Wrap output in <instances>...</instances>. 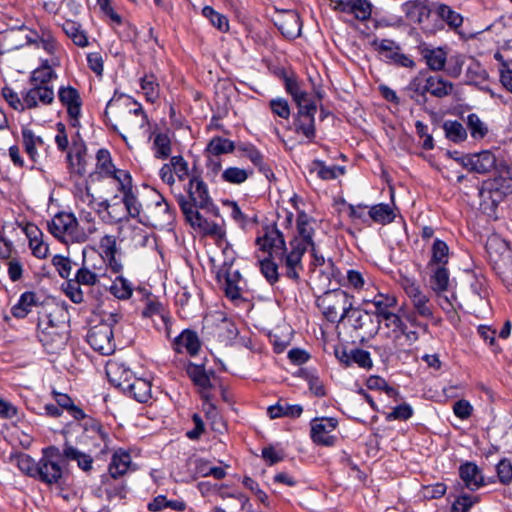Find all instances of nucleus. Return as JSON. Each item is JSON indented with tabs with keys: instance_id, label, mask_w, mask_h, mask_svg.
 I'll list each match as a JSON object with an SVG mask.
<instances>
[{
	"instance_id": "nucleus-1",
	"label": "nucleus",
	"mask_w": 512,
	"mask_h": 512,
	"mask_svg": "<svg viewBox=\"0 0 512 512\" xmlns=\"http://www.w3.org/2000/svg\"><path fill=\"white\" fill-rule=\"evenodd\" d=\"M297 230L299 236L290 241L291 250L285 257V275L292 280H299L300 271L303 270L302 257L308 247L317 261L324 262V258L320 259L316 256L315 245L312 240L313 228L310 220L305 214H300L297 219Z\"/></svg>"
},
{
	"instance_id": "nucleus-2",
	"label": "nucleus",
	"mask_w": 512,
	"mask_h": 512,
	"mask_svg": "<svg viewBox=\"0 0 512 512\" xmlns=\"http://www.w3.org/2000/svg\"><path fill=\"white\" fill-rule=\"evenodd\" d=\"M188 197L179 194L177 202L185 215L186 220L193 226L205 229L206 219L202 217L198 209L208 211L214 209V205L209 196L207 185L199 177H192L188 185Z\"/></svg>"
},
{
	"instance_id": "nucleus-3",
	"label": "nucleus",
	"mask_w": 512,
	"mask_h": 512,
	"mask_svg": "<svg viewBox=\"0 0 512 512\" xmlns=\"http://www.w3.org/2000/svg\"><path fill=\"white\" fill-rule=\"evenodd\" d=\"M354 297L342 289H331L317 297L316 304L326 320L341 323L353 306Z\"/></svg>"
},
{
	"instance_id": "nucleus-4",
	"label": "nucleus",
	"mask_w": 512,
	"mask_h": 512,
	"mask_svg": "<svg viewBox=\"0 0 512 512\" xmlns=\"http://www.w3.org/2000/svg\"><path fill=\"white\" fill-rule=\"evenodd\" d=\"M121 107L126 108L120 121V126L123 131L132 134L146 126L148 119L142 109V106L139 103L132 101L130 97L123 95H120L119 97L114 96L110 99L106 106L105 115L108 114L109 110L113 111Z\"/></svg>"
},
{
	"instance_id": "nucleus-5",
	"label": "nucleus",
	"mask_w": 512,
	"mask_h": 512,
	"mask_svg": "<svg viewBox=\"0 0 512 512\" xmlns=\"http://www.w3.org/2000/svg\"><path fill=\"white\" fill-rule=\"evenodd\" d=\"M47 225L49 232L64 243H83L88 239V234L71 213L60 212Z\"/></svg>"
},
{
	"instance_id": "nucleus-6",
	"label": "nucleus",
	"mask_w": 512,
	"mask_h": 512,
	"mask_svg": "<svg viewBox=\"0 0 512 512\" xmlns=\"http://www.w3.org/2000/svg\"><path fill=\"white\" fill-rule=\"evenodd\" d=\"M510 193H512L511 180L502 177L488 179L479 189L480 208L484 213L491 215Z\"/></svg>"
},
{
	"instance_id": "nucleus-7",
	"label": "nucleus",
	"mask_w": 512,
	"mask_h": 512,
	"mask_svg": "<svg viewBox=\"0 0 512 512\" xmlns=\"http://www.w3.org/2000/svg\"><path fill=\"white\" fill-rule=\"evenodd\" d=\"M82 424H78L83 429V439L86 444L98 449L100 453L109 450L111 439L109 433L103 425L95 419H83Z\"/></svg>"
},
{
	"instance_id": "nucleus-8",
	"label": "nucleus",
	"mask_w": 512,
	"mask_h": 512,
	"mask_svg": "<svg viewBox=\"0 0 512 512\" xmlns=\"http://www.w3.org/2000/svg\"><path fill=\"white\" fill-rule=\"evenodd\" d=\"M38 328L41 330L40 341L52 353L64 348L67 342V333L55 327L50 315L39 317Z\"/></svg>"
},
{
	"instance_id": "nucleus-9",
	"label": "nucleus",
	"mask_w": 512,
	"mask_h": 512,
	"mask_svg": "<svg viewBox=\"0 0 512 512\" xmlns=\"http://www.w3.org/2000/svg\"><path fill=\"white\" fill-rule=\"evenodd\" d=\"M256 242L263 251H268L271 257L278 258L285 268V257L289 252L282 232L273 226L267 229L263 237L257 238Z\"/></svg>"
},
{
	"instance_id": "nucleus-10",
	"label": "nucleus",
	"mask_w": 512,
	"mask_h": 512,
	"mask_svg": "<svg viewBox=\"0 0 512 512\" xmlns=\"http://www.w3.org/2000/svg\"><path fill=\"white\" fill-rule=\"evenodd\" d=\"M114 331L107 325L93 326L87 335L90 346L102 355H110L115 350Z\"/></svg>"
},
{
	"instance_id": "nucleus-11",
	"label": "nucleus",
	"mask_w": 512,
	"mask_h": 512,
	"mask_svg": "<svg viewBox=\"0 0 512 512\" xmlns=\"http://www.w3.org/2000/svg\"><path fill=\"white\" fill-rule=\"evenodd\" d=\"M273 22L281 34L288 39H295L301 33L302 23L295 10L276 11Z\"/></svg>"
},
{
	"instance_id": "nucleus-12",
	"label": "nucleus",
	"mask_w": 512,
	"mask_h": 512,
	"mask_svg": "<svg viewBox=\"0 0 512 512\" xmlns=\"http://www.w3.org/2000/svg\"><path fill=\"white\" fill-rule=\"evenodd\" d=\"M346 319L354 330L362 331L365 336L373 337L379 331V323L374 321L373 314L359 307L352 306Z\"/></svg>"
},
{
	"instance_id": "nucleus-13",
	"label": "nucleus",
	"mask_w": 512,
	"mask_h": 512,
	"mask_svg": "<svg viewBox=\"0 0 512 512\" xmlns=\"http://www.w3.org/2000/svg\"><path fill=\"white\" fill-rule=\"evenodd\" d=\"M118 190L122 192L123 196L120 202L124 204V210L128 217L136 218L140 214L141 204L132 191L131 177L127 172H121L118 176Z\"/></svg>"
},
{
	"instance_id": "nucleus-14",
	"label": "nucleus",
	"mask_w": 512,
	"mask_h": 512,
	"mask_svg": "<svg viewBox=\"0 0 512 512\" xmlns=\"http://www.w3.org/2000/svg\"><path fill=\"white\" fill-rule=\"evenodd\" d=\"M455 159L464 168L479 174L490 172L496 165V157L487 150Z\"/></svg>"
},
{
	"instance_id": "nucleus-15",
	"label": "nucleus",
	"mask_w": 512,
	"mask_h": 512,
	"mask_svg": "<svg viewBox=\"0 0 512 512\" xmlns=\"http://www.w3.org/2000/svg\"><path fill=\"white\" fill-rule=\"evenodd\" d=\"M335 418L314 419L311 422V438L320 445L332 446L335 442V436L331 432L337 427Z\"/></svg>"
},
{
	"instance_id": "nucleus-16",
	"label": "nucleus",
	"mask_w": 512,
	"mask_h": 512,
	"mask_svg": "<svg viewBox=\"0 0 512 512\" xmlns=\"http://www.w3.org/2000/svg\"><path fill=\"white\" fill-rule=\"evenodd\" d=\"M404 289L417 314L425 318L432 317V303L430 302L429 297L422 292L420 287L413 282H407Z\"/></svg>"
},
{
	"instance_id": "nucleus-17",
	"label": "nucleus",
	"mask_w": 512,
	"mask_h": 512,
	"mask_svg": "<svg viewBox=\"0 0 512 512\" xmlns=\"http://www.w3.org/2000/svg\"><path fill=\"white\" fill-rule=\"evenodd\" d=\"M23 94L27 109H35L41 105H51L54 102V90L52 86H35Z\"/></svg>"
},
{
	"instance_id": "nucleus-18",
	"label": "nucleus",
	"mask_w": 512,
	"mask_h": 512,
	"mask_svg": "<svg viewBox=\"0 0 512 512\" xmlns=\"http://www.w3.org/2000/svg\"><path fill=\"white\" fill-rule=\"evenodd\" d=\"M36 478L48 485H61L64 478V470L59 462L51 460H39L36 469Z\"/></svg>"
},
{
	"instance_id": "nucleus-19",
	"label": "nucleus",
	"mask_w": 512,
	"mask_h": 512,
	"mask_svg": "<svg viewBox=\"0 0 512 512\" xmlns=\"http://www.w3.org/2000/svg\"><path fill=\"white\" fill-rule=\"evenodd\" d=\"M334 9L353 14L356 19L365 21L370 18L372 6L368 0H335Z\"/></svg>"
},
{
	"instance_id": "nucleus-20",
	"label": "nucleus",
	"mask_w": 512,
	"mask_h": 512,
	"mask_svg": "<svg viewBox=\"0 0 512 512\" xmlns=\"http://www.w3.org/2000/svg\"><path fill=\"white\" fill-rule=\"evenodd\" d=\"M106 374L111 384L126 391L134 379L133 372L124 363L111 361L106 365Z\"/></svg>"
},
{
	"instance_id": "nucleus-21",
	"label": "nucleus",
	"mask_w": 512,
	"mask_h": 512,
	"mask_svg": "<svg viewBox=\"0 0 512 512\" xmlns=\"http://www.w3.org/2000/svg\"><path fill=\"white\" fill-rule=\"evenodd\" d=\"M459 476L470 491H476L487 483L482 470L473 462L462 464L459 467Z\"/></svg>"
},
{
	"instance_id": "nucleus-22",
	"label": "nucleus",
	"mask_w": 512,
	"mask_h": 512,
	"mask_svg": "<svg viewBox=\"0 0 512 512\" xmlns=\"http://www.w3.org/2000/svg\"><path fill=\"white\" fill-rule=\"evenodd\" d=\"M58 97L62 105L67 108L70 118L78 120L82 106L79 92L71 86L61 87L58 92Z\"/></svg>"
},
{
	"instance_id": "nucleus-23",
	"label": "nucleus",
	"mask_w": 512,
	"mask_h": 512,
	"mask_svg": "<svg viewBox=\"0 0 512 512\" xmlns=\"http://www.w3.org/2000/svg\"><path fill=\"white\" fill-rule=\"evenodd\" d=\"M402 12L407 19L416 23H422L430 16V8L427 0H409L402 4Z\"/></svg>"
},
{
	"instance_id": "nucleus-24",
	"label": "nucleus",
	"mask_w": 512,
	"mask_h": 512,
	"mask_svg": "<svg viewBox=\"0 0 512 512\" xmlns=\"http://www.w3.org/2000/svg\"><path fill=\"white\" fill-rule=\"evenodd\" d=\"M466 78L467 84L477 86L479 89L485 92H489L492 96H494L493 91L486 84L488 80V73L478 61L473 60L468 65L466 70Z\"/></svg>"
},
{
	"instance_id": "nucleus-25",
	"label": "nucleus",
	"mask_w": 512,
	"mask_h": 512,
	"mask_svg": "<svg viewBox=\"0 0 512 512\" xmlns=\"http://www.w3.org/2000/svg\"><path fill=\"white\" fill-rule=\"evenodd\" d=\"M96 172L95 174L104 177H111L115 184H118V176L124 170H118L112 163L111 155L108 150L100 149L96 155Z\"/></svg>"
},
{
	"instance_id": "nucleus-26",
	"label": "nucleus",
	"mask_w": 512,
	"mask_h": 512,
	"mask_svg": "<svg viewBox=\"0 0 512 512\" xmlns=\"http://www.w3.org/2000/svg\"><path fill=\"white\" fill-rule=\"evenodd\" d=\"M173 348L177 353H182L185 350L191 356H194L198 353L200 341L194 331L184 330L174 339Z\"/></svg>"
},
{
	"instance_id": "nucleus-27",
	"label": "nucleus",
	"mask_w": 512,
	"mask_h": 512,
	"mask_svg": "<svg viewBox=\"0 0 512 512\" xmlns=\"http://www.w3.org/2000/svg\"><path fill=\"white\" fill-rule=\"evenodd\" d=\"M21 134L25 152L33 162H37L39 158L37 151L39 148L44 147V140L40 136L35 135L29 128H23Z\"/></svg>"
},
{
	"instance_id": "nucleus-28",
	"label": "nucleus",
	"mask_w": 512,
	"mask_h": 512,
	"mask_svg": "<svg viewBox=\"0 0 512 512\" xmlns=\"http://www.w3.org/2000/svg\"><path fill=\"white\" fill-rule=\"evenodd\" d=\"M125 392L136 401L145 403L151 398V383L146 379L134 377Z\"/></svg>"
},
{
	"instance_id": "nucleus-29",
	"label": "nucleus",
	"mask_w": 512,
	"mask_h": 512,
	"mask_svg": "<svg viewBox=\"0 0 512 512\" xmlns=\"http://www.w3.org/2000/svg\"><path fill=\"white\" fill-rule=\"evenodd\" d=\"M63 456L67 460L77 461L78 467L83 471L92 469V457L73 447L68 440L65 441L63 446Z\"/></svg>"
},
{
	"instance_id": "nucleus-30",
	"label": "nucleus",
	"mask_w": 512,
	"mask_h": 512,
	"mask_svg": "<svg viewBox=\"0 0 512 512\" xmlns=\"http://www.w3.org/2000/svg\"><path fill=\"white\" fill-rule=\"evenodd\" d=\"M453 83L441 76H429L426 79V89L437 98H443L450 95L453 91Z\"/></svg>"
},
{
	"instance_id": "nucleus-31",
	"label": "nucleus",
	"mask_w": 512,
	"mask_h": 512,
	"mask_svg": "<svg viewBox=\"0 0 512 512\" xmlns=\"http://www.w3.org/2000/svg\"><path fill=\"white\" fill-rule=\"evenodd\" d=\"M363 302L372 303L374 305L375 311L372 314H374L377 319L391 312L390 309L394 308L397 304L395 296L382 293L377 294L372 299H364Z\"/></svg>"
},
{
	"instance_id": "nucleus-32",
	"label": "nucleus",
	"mask_w": 512,
	"mask_h": 512,
	"mask_svg": "<svg viewBox=\"0 0 512 512\" xmlns=\"http://www.w3.org/2000/svg\"><path fill=\"white\" fill-rule=\"evenodd\" d=\"M55 78H57V74L46 60L40 67L31 72L30 84L35 86H51L50 82Z\"/></svg>"
},
{
	"instance_id": "nucleus-33",
	"label": "nucleus",
	"mask_w": 512,
	"mask_h": 512,
	"mask_svg": "<svg viewBox=\"0 0 512 512\" xmlns=\"http://www.w3.org/2000/svg\"><path fill=\"white\" fill-rule=\"evenodd\" d=\"M131 464L129 453L119 450L113 454L109 464V473L112 478H118L124 475Z\"/></svg>"
},
{
	"instance_id": "nucleus-34",
	"label": "nucleus",
	"mask_w": 512,
	"mask_h": 512,
	"mask_svg": "<svg viewBox=\"0 0 512 512\" xmlns=\"http://www.w3.org/2000/svg\"><path fill=\"white\" fill-rule=\"evenodd\" d=\"M37 304L36 294L30 291L25 292L20 296L18 303L12 307L11 313L16 318H24Z\"/></svg>"
},
{
	"instance_id": "nucleus-35",
	"label": "nucleus",
	"mask_w": 512,
	"mask_h": 512,
	"mask_svg": "<svg viewBox=\"0 0 512 512\" xmlns=\"http://www.w3.org/2000/svg\"><path fill=\"white\" fill-rule=\"evenodd\" d=\"M376 321L379 323V327L383 323L386 328L390 329V337H393L395 340L399 339L402 333H405V323L399 315L392 311Z\"/></svg>"
},
{
	"instance_id": "nucleus-36",
	"label": "nucleus",
	"mask_w": 512,
	"mask_h": 512,
	"mask_svg": "<svg viewBox=\"0 0 512 512\" xmlns=\"http://www.w3.org/2000/svg\"><path fill=\"white\" fill-rule=\"evenodd\" d=\"M310 171L311 173H316L322 180H333L345 173L344 167L336 165L326 166L324 162L320 160L312 162Z\"/></svg>"
},
{
	"instance_id": "nucleus-37",
	"label": "nucleus",
	"mask_w": 512,
	"mask_h": 512,
	"mask_svg": "<svg viewBox=\"0 0 512 512\" xmlns=\"http://www.w3.org/2000/svg\"><path fill=\"white\" fill-rule=\"evenodd\" d=\"M267 412H268L270 418H272V419L284 417V416L296 418L302 414L303 408L301 405H298V404L291 405L288 403L278 402L275 405L269 406L267 409Z\"/></svg>"
},
{
	"instance_id": "nucleus-38",
	"label": "nucleus",
	"mask_w": 512,
	"mask_h": 512,
	"mask_svg": "<svg viewBox=\"0 0 512 512\" xmlns=\"http://www.w3.org/2000/svg\"><path fill=\"white\" fill-rule=\"evenodd\" d=\"M245 156L256 166L259 171L263 173L267 179L274 177L271 168L265 164L263 155L252 145L244 146L241 148Z\"/></svg>"
},
{
	"instance_id": "nucleus-39",
	"label": "nucleus",
	"mask_w": 512,
	"mask_h": 512,
	"mask_svg": "<svg viewBox=\"0 0 512 512\" xmlns=\"http://www.w3.org/2000/svg\"><path fill=\"white\" fill-rule=\"evenodd\" d=\"M423 56L426 60L428 67L433 71H440L444 68L447 54L441 48L436 49H425Z\"/></svg>"
},
{
	"instance_id": "nucleus-40",
	"label": "nucleus",
	"mask_w": 512,
	"mask_h": 512,
	"mask_svg": "<svg viewBox=\"0 0 512 512\" xmlns=\"http://www.w3.org/2000/svg\"><path fill=\"white\" fill-rule=\"evenodd\" d=\"M368 214L373 221L380 224L390 223L395 218L392 208L383 203L372 206Z\"/></svg>"
},
{
	"instance_id": "nucleus-41",
	"label": "nucleus",
	"mask_w": 512,
	"mask_h": 512,
	"mask_svg": "<svg viewBox=\"0 0 512 512\" xmlns=\"http://www.w3.org/2000/svg\"><path fill=\"white\" fill-rule=\"evenodd\" d=\"M234 143L222 137H214L210 140L206 148V154L211 156H219L221 154L230 153L234 150Z\"/></svg>"
},
{
	"instance_id": "nucleus-42",
	"label": "nucleus",
	"mask_w": 512,
	"mask_h": 512,
	"mask_svg": "<svg viewBox=\"0 0 512 512\" xmlns=\"http://www.w3.org/2000/svg\"><path fill=\"white\" fill-rule=\"evenodd\" d=\"M187 374L192 379L194 384L199 386L203 390H207L211 387L209 375L204 370L203 366L190 364L187 367Z\"/></svg>"
},
{
	"instance_id": "nucleus-43",
	"label": "nucleus",
	"mask_w": 512,
	"mask_h": 512,
	"mask_svg": "<svg viewBox=\"0 0 512 512\" xmlns=\"http://www.w3.org/2000/svg\"><path fill=\"white\" fill-rule=\"evenodd\" d=\"M217 335L221 342L229 344L238 335V328L234 322L224 318L217 326Z\"/></svg>"
},
{
	"instance_id": "nucleus-44",
	"label": "nucleus",
	"mask_w": 512,
	"mask_h": 512,
	"mask_svg": "<svg viewBox=\"0 0 512 512\" xmlns=\"http://www.w3.org/2000/svg\"><path fill=\"white\" fill-rule=\"evenodd\" d=\"M406 90L411 92L410 98L416 103L422 104L426 102V93L428 92V89H426V82L423 84L420 77L413 78L407 85Z\"/></svg>"
},
{
	"instance_id": "nucleus-45",
	"label": "nucleus",
	"mask_w": 512,
	"mask_h": 512,
	"mask_svg": "<svg viewBox=\"0 0 512 512\" xmlns=\"http://www.w3.org/2000/svg\"><path fill=\"white\" fill-rule=\"evenodd\" d=\"M54 395L57 405L66 409L73 418L77 420L85 419V413L83 410L75 406L72 399L67 394L54 392Z\"/></svg>"
},
{
	"instance_id": "nucleus-46",
	"label": "nucleus",
	"mask_w": 512,
	"mask_h": 512,
	"mask_svg": "<svg viewBox=\"0 0 512 512\" xmlns=\"http://www.w3.org/2000/svg\"><path fill=\"white\" fill-rule=\"evenodd\" d=\"M63 31L65 34L73 40V42L79 47H85L88 45V39L85 33L80 30L79 26L73 21H67L63 24Z\"/></svg>"
},
{
	"instance_id": "nucleus-47",
	"label": "nucleus",
	"mask_w": 512,
	"mask_h": 512,
	"mask_svg": "<svg viewBox=\"0 0 512 512\" xmlns=\"http://www.w3.org/2000/svg\"><path fill=\"white\" fill-rule=\"evenodd\" d=\"M446 137L454 142H460L466 139L467 132L464 126L457 121H446L443 124Z\"/></svg>"
},
{
	"instance_id": "nucleus-48",
	"label": "nucleus",
	"mask_w": 512,
	"mask_h": 512,
	"mask_svg": "<svg viewBox=\"0 0 512 512\" xmlns=\"http://www.w3.org/2000/svg\"><path fill=\"white\" fill-rule=\"evenodd\" d=\"M240 278L238 271L234 273L227 272L224 283L225 295L232 301H237L241 298L240 288L237 285V280Z\"/></svg>"
},
{
	"instance_id": "nucleus-49",
	"label": "nucleus",
	"mask_w": 512,
	"mask_h": 512,
	"mask_svg": "<svg viewBox=\"0 0 512 512\" xmlns=\"http://www.w3.org/2000/svg\"><path fill=\"white\" fill-rule=\"evenodd\" d=\"M251 173V171L246 169L229 167L223 171L222 179L231 184H242L248 179Z\"/></svg>"
},
{
	"instance_id": "nucleus-50",
	"label": "nucleus",
	"mask_w": 512,
	"mask_h": 512,
	"mask_svg": "<svg viewBox=\"0 0 512 512\" xmlns=\"http://www.w3.org/2000/svg\"><path fill=\"white\" fill-rule=\"evenodd\" d=\"M467 126L471 136L475 139L484 138L488 132V128L485 123L474 113L468 115Z\"/></svg>"
},
{
	"instance_id": "nucleus-51",
	"label": "nucleus",
	"mask_w": 512,
	"mask_h": 512,
	"mask_svg": "<svg viewBox=\"0 0 512 512\" xmlns=\"http://www.w3.org/2000/svg\"><path fill=\"white\" fill-rule=\"evenodd\" d=\"M85 152L86 148L84 146H80L75 149V156L71 153H68L67 155V160L70 163L72 171L78 175H84L86 173L84 158Z\"/></svg>"
},
{
	"instance_id": "nucleus-52",
	"label": "nucleus",
	"mask_w": 512,
	"mask_h": 512,
	"mask_svg": "<svg viewBox=\"0 0 512 512\" xmlns=\"http://www.w3.org/2000/svg\"><path fill=\"white\" fill-rule=\"evenodd\" d=\"M284 85L286 92L292 96L295 102L306 100L308 94L301 88L300 83L294 76H285Z\"/></svg>"
},
{
	"instance_id": "nucleus-53",
	"label": "nucleus",
	"mask_w": 512,
	"mask_h": 512,
	"mask_svg": "<svg viewBox=\"0 0 512 512\" xmlns=\"http://www.w3.org/2000/svg\"><path fill=\"white\" fill-rule=\"evenodd\" d=\"M449 284V273L446 268L439 266L431 277V286L434 291H445Z\"/></svg>"
},
{
	"instance_id": "nucleus-54",
	"label": "nucleus",
	"mask_w": 512,
	"mask_h": 512,
	"mask_svg": "<svg viewBox=\"0 0 512 512\" xmlns=\"http://www.w3.org/2000/svg\"><path fill=\"white\" fill-rule=\"evenodd\" d=\"M448 258V245L440 239H435L432 245V262L445 265L448 262Z\"/></svg>"
},
{
	"instance_id": "nucleus-55",
	"label": "nucleus",
	"mask_w": 512,
	"mask_h": 512,
	"mask_svg": "<svg viewBox=\"0 0 512 512\" xmlns=\"http://www.w3.org/2000/svg\"><path fill=\"white\" fill-rule=\"evenodd\" d=\"M202 14L207 19H209L211 24L218 28L220 31L228 30L229 25L227 18L224 15L216 12L212 7L205 6L202 10Z\"/></svg>"
},
{
	"instance_id": "nucleus-56",
	"label": "nucleus",
	"mask_w": 512,
	"mask_h": 512,
	"mask_svg": "<svg viewBox=\"0 0 512 512\" xmlns=\"http://www.w3.org/2000/svg\"><path fill=\"white\" fill-rule=\"evenodd\" d=\"M81 200L86 202L89 206H92L97 211L105 210L108 212L109 209L116 210L118 203L117 202H109L108 200H103L99 203H95V198L93 194L90 193V189L88 186L85 187V192L81 196Z\"/></svg>"
},
{
	"instance_id": "nucleus-57",
	"label": "nucleus",
	"mask_w": 512,
	"mask_h": 512,
	"mask_svg": "<svg viewBox=\"0 0 512 512\" xmlns=\"http://www.w3.org/2000/svg\"><path fill=\"white\" fill-rule=\"evenodd\" d=\"M295 128L299 133H303L308 139L315 137V118L314 116H304L296 118Z\"/></svg>"
},
{
	"instance_id": "nucleus-58",
	"label": "nucleus",
	"mask_w": 512,
	"mask_h": 512,
	"mask_svg": "<svg viewBox=\"0 0 512 512\" xmlns=\"http://www.w3.org/2000/svg\"><path fill=\"white\" fill-rule=\"evenodd\" d=\"M155 156L157 158H167L171 153L170 139L166 134H157L154 138Z\"/></svg>"
},
{
	"instance_id": "nucleus-59",
	"label": "nucleus",
	"mask_w": 512,
	"mask_h": 512,
	"mask_svg": "<svg viewBox=\"0 0 512 512\" xmlns=\"http://www.w3.org/2000/svg\"><path fill=\"white\" fill-rule=\"evenodd\" d=\"M141 89L144 91L148 101L154 102L159 96L158 84L153 75H145L141 78Z\"/></svg>"
},
{
	"instance_id": "nucleus-60",
	"label": "nucleus",
	"mask_w": 512,
	"mask_h": 512,
	"mask_svg": "<svg viewBox=\"0 0 512 512\" xmlns=\"http://www.w3.org/2000/svg\"><path fill=\"white\" fill-rule=\"evenodd\" d=\"M498 480L503 485H508L512 482V463L510 460L504 458L499 461L496 466Z\"/></svg>"
},
{
	"instance_id": "nucleus-61",
	"label": "nucleus",
	"mask_w": 512,
	"mask_h": 512,
	"mask_svg": "<svg viewBox=\"0 0 512 512\" xmlns=\"http://www.w3.org/2000/svg\"><path fill=\"white\" fill-rule=\"evenodd\" d=\"M261 272L270 284L278 280V266L271 259L266 258L260 261Z\"/></svg>"
},
{
	"instance_id": "nucleus-62",
	"label": "nucleus",
	"mask_w": 512,
	"mask_h": 512,
	"mask_svg": "<svg viewBox=\"0 0 512 512\" xmlns=\"http://www.w3.org/2000/svg\"><path fill=\"white\" fill-rule=\"evenodd\" d=\"M438 15L446 21L451 27L461 26L463 19L460 14L452 11L448 6L441 5L438 9Z\"/></svg>"
},
{
	"instance_id": "nucleus-63",
	"label": "nucleus",
	"mask_w": 512,
	"mask_h": 512,
	"mask_svg": "<svg viewBox=\"0 0 512 512\" xmlns=\"http://www.w3.org/2000/svg\"><path fill=\"white\" fill-rule=\"evenodd\" d=\"M2 95L4 99L7 101V103L17 111H24L26 108V104L24 99L21 100L18 96V94L9 87H4L2 89Z\"/></svg>"
},
{
	"instance_id": "nucleus-64",
	"label": "nucleus",
	"mask_w": 512,
	"mask_h": 512,
	"mask_svg": "<svg viewBox=\"0 0 512 512\" xmlns=\"http://www.w3.org/2000/svg\"><path fill=\"white\" fill-rule=\"evenodd\" d=\"M478 501V496L462 494L454 501L453 509L456 512H467L473 506V504Z\"/></svg>"
}]
</instances>
